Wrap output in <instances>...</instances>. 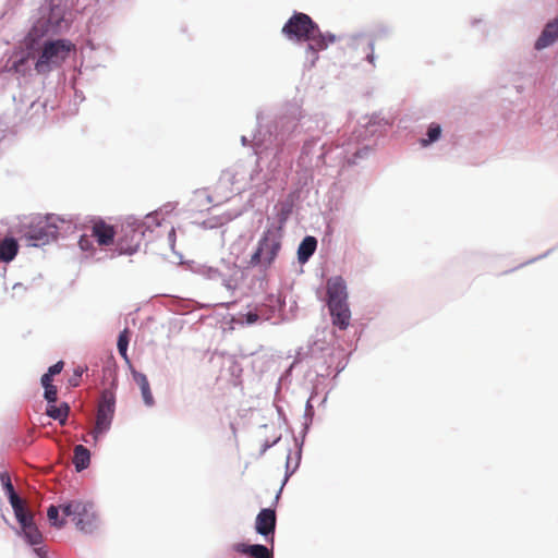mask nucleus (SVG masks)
<instances>
[{"instance_id": "4be33fe9", "label": "nucleus", "mask_w": 558, "mask_h": 558, "mask_svg": "<svg viewBox=\"0 0 558 558\" xmlns=\"http://www.w3.org/2000/svg\"><path fill=\"white\" fill-rule=\"evenodd\" d=\"M317 247V240L314 236H305L298 248V259L301 264L306 263L310 257L315 253Z\"/></svg>"}, {"instance_id": "0eeeda50", "label": "nucleus", "mask_w": 558, "mask_h": 558, "mask_svg": "<svg viewBox=\"0 0 558 558\" xmlns=\"http://www.w3.org/2000/svg\"><path fill=\"white\" fill-rule=\"evenodd\" d=\"M197 272L209 280H221L228 290H234L238 286L240 267L236 265V257L221 259L219 267L202 265Z\"/></svg>"}, {"instance_id": "e433bc0d", "label": "nucleus", "mask_w": 558, "mask_h": 558, "mask_svg": "<svg viewBox=\"0 0 558 558\" xmlns=\"http://www.w3.org/2000/svg\"><path fill=\"white\" fill-rule=\"evenodd\" d=\"M376 117H373L367 123H366V133H369L371 135L375 134L376 130L373 129V126L376 124Z\"/></svg>"}, {"instance_id": "ddd939ff", "label": "nucleus", "mask_w": 558, "mask_h": 558, "mask_svg": "<svg viewBox=\"0 0 558 558\" xmlns=\"http://www.w3.org/2000/svg\"><path fill=\"white\" fill-rule=\"evenodd\" d=\"M14 514L27 541L32 545L40 544L43 535L34 522L33 514L25 507L21 508V512H14Z\"/></svg>"}, {"instance_id": "2eb2a0df", "label": "nucleus", "mask_w": 558, "mask_h": 558, "mask_svg": "<svg viewBox=\"0 0 558 558\" xmlns=\"http://www.w3.org/2000/svg\"><path fill=\"white\" fill-rule=\"evenodd\" d=\"M326 369L325 373H320L322 376L330 375L331 371L336 372V375L341 373L348 363V355L342 348H332L327 354Z\"/></svg>"}, {"instance_id": "473e14b6", "label": "nucleus", "mask_w": 558, "mask_h": 558, "mask_svg": "<svg viewBox=\"0 0 558 558\" xmlns=\"http://www.w3.org/2000/svg\"><path fill=\"white\" fill-rule=\"evenodd\" d=\"M316 144H317V141H314V140L304 143L303 148H302V155H301L302 162H304V163L306 162L305 158L310 155L312 148L314 146H316Z\"/></svg>"}, {"instance_id": "f03ea898", "label": "nucleus", "mask_w": 558, "mask_h": 558, "mask_svg": "<svg viewBox=\"0 0 558 558\" xmlns=\"http://www.w3.org/2000/svg\"><path fill=\"white\" fill-rule=\"evenodd\" d=\"M282 33L290 40L308 43L306 59L314 65L318 59L317 52L325 50L336 41L331 33H322L318 25L305 13H294L282 28Z\"/></svg>"}, {"instance_id": "a19ab883", "label": "nucleus", "mask_w": 558, "mask_h": 558, "mask_svg": "<svg viewBox=\"0 0 558 558\" xmlns=\"http://www.w3.org/2000/svg\"><path fill=\"white\" fill-rule=\"evenodd\" d=\"M73 453H90L88 449H86L83 445H77L75 448H74V452Z\"/></svg>"}, {"instance_id": "aec40b11", "label": "nucleus", "mask_w": 558, "mask_h": 558, "mask_svg": "<svg viewBox=\"0 0 558 558\" xmlns=\"http://www.w3.org/2000/svg\"><path fill=\"white\" fill-rule=\"evenodd\" d=\"M92 233L99 245H109L113 241L114 235H118V231H114L111 226L102 221L96 222L93 226Z\"/></svg>"}, {"instance_id": "4c0bfd02", "label": "nucleus", "mask_w": 558, "mask_h": 558, "mask_svg": "<svg viewBox=\"0 0 558 558\" xmlns=\"http://www.w3.org/2000/svg\"><path fill=\"white\" fill-rule=\"evenodd\" d=\"M51 380H52V376L50 374H48V373L44 374L41 377V385L44 386V388H46L47 386H52Z\"/></svg>"}, {"instance_id": "20e7f679", "label": "nucleus", "mask_w": 558, "mask_h": 558, "mask_svg": "<svg viewBox=\"0 0 558 558\" xmlns=\"http://www.w3.org/2000/svg\"><path fill=\"white\" fill-rule=\"evenodd\" d=\"M281 239L282 223L267 227L251 255L248 266L262 271L267 270L278 257L281 250Z\"/></svg>"}, {"instance_id": "72a5a7b5", "label": "nucleus", "mask_w": 558, "mask_h": 558, "mask_svg": "<svg viewBox=\"0 0 558 558\" xmlns=\"http://www.w3.org/2000/svg\"><path fill=\"white\" fill-rule=\"evenodd\" d=\"M12 290H13V294L12 296L15 298V296H19L21 294H23L24 292L27 291V287H25L23 283L21 282H17L15 283L13 287H12Z\"/></svg>"}, {"instance_id": "f3484780", "label": "nucleus", "mask_w": 558, "mask_h": 558, "mask_svg": "<svg viewBox=\"0 0 558 558\" xmlns=\"http://www.w3.org/2000/svg\"><path fill=\"white\" fill-rule=\"evenodd\" d=\"M558 40V16L548 22L535 43V49L542 50Z\"/></svg>"}, {"instance_id": "c85d7f7f", "label": "nucleus", "mask_w": 558, "mask_h": 558, "mask_svg": "<svg viewBox=\"0 0 558 558\" xmlns=\"http://www.w3.org/2000/svg\"><path fill=\"white\" fill-rule=\"evenodd\" d=\"M72 463L77 472L87 469L90 464V456H73Z\"/></svg>"}, {"instance_id": "bb28decb", "label": "nucleus", "mask_w": 558, "mask_h": 558, "mask_svg": "<svg viewBox=\"0 0 558 558\" xmlns=\"http://www.w3.org/2000/svg\"><path fill=\"white\" fill-rule=\"evenodd\" d=\"M427 137L421 140V145L426 147L429 144L439 140L441 135V128L437 123H432L427 130Z\"/></svg>"}, {"instance_id": "b1692460", "label": "nucleus", "mask_w": 558, "mask_h": 558, "mask_svg": "<svg viewBox=\"0 0 558 558\" xmlns=\"http://www.w3.org/2000/svg\"><path fill=\"white\" fill-rule=\"evenodd\" d=\"M17 243L13 238H7L0 243V260L9 263L17 254Z\"/></svg>"}, {"instance_id": "c9c22d12", "label": "nucleus", "mask_w": 558, "mask_h": 558, "mask_svg": "<svg viewBox=\"0 0 558 558\" xmlns=\"http://www.w3.org/2000/svg\"><path fill=\"white\" fill-rule=\"evenodd\" d=\"M367 153H368V148H367L366 146H365V147H363V148H360V149H357V150L353 154V157H354V158H353V159L348 158V161L353 163V162H355V159H356V158H362V157L366 156V155H367Z\"/></svg>"}, {"instance_id": "9b49d317", "label": "nucleus", "mask_w": 558, "mask_h": 558, "mask_svg": "<svg viewBox=\"0 0 558 558\" xmlns=\"http://www.w3.org/2000/svg\"><path fill=\"white\" fill-rule=\"evenodd\" d=\"M114 395L108 390L104 391L98 405L96 426L92 433L95 440L109 430L114 413Z\"/></svg>"}, {"instance_id": "5701e85b", "label": "nucleus", "mask_w": 558, "mask_h": 558, "mask_svg": "<svg viewBox=\"0 0 558 558\" xmlns=\"http://www.w3.org/2000/svg\"><path fill=\"white\" fill-rule=\"evenodd\" d=\"M282 304L279 295L269 294L265 298L264 303L258 306L265 307L266 315H271V319H276L282 310Z\"/></svg>"}, {"instance_id": "423d86ee", "label": "nucleus", "mask_w": 558, "mask_h": 558, "mask_svg": "<svg viewBox=\"0 0 558 558\" xmlns=\"http://www.w3.org/2000/svg\"><path fill=\"white\" fill-rule=\"evenodd\" d=\"M73 47L66 39L46 41L35 61V70L39 74L50 72L68 58Z\"/></svg>"}, {"instance_id": "f8f14e48", "label": "nucleus", "mask_w": 558, "mask_h": 558, "mask_svg": "<svg viewBox=\"0 0 558 558\" xmlns=\"http://www.w3.org/2000/svg\"><path fill=\"white\" fill-rule=\"evenodd\" d=\"M277 523L276 511L270 508L262 509L256 515L255 530L258 534L263 535L266 539L274 542L275 530Z\"/></svg>"}, {"instance_id": "cd10ccee", "label": "nucleus", "mask_w": 558, "mask_h": 558, "mask_svg": "<svg viewBox=\"0 0 558 558\" xmlns=\"http://www.w3.org/2000/svg\"><path fill=\"white\" fill-rule=\"evenodd\" d=\"M129 341H130V338H129V330L128 329H124L123 331L120 332L119 337H118V351L120 353V355L125 360L128 361V347H129Z\"/></svg>"}, {"instance_id": "de8ad7c7", "label": "nucleus", "mask_w": 558, "mask_h": 558, "mask_svg": "<svg viewBox=\"0 0 558 558\" xmlns=\"http://www.w3.org/2000/svg\"><path fill=\"white\" fill-rule=\"evenodd\" d=\"M291 460H292V457L288 456L287 457V468H289Z\"/></svg>"}, {"instance_id": "dca6fc26", "label": "nucleus", "mask_w": 558, "mask_h": 558, "mask_svg": "<svg viewBox=\"0 0 558 558\" xmlns=\"http://www.w3.org/2000/svg\"><path fill=\"white\" fill-rule=\"evenodd\" d=\"M233 320L240 325L251 326L260 322L271 320V315H266L265 307L256 306L248 308L246 312L238 313Z\"/></svg>"}, {"instance_id": "7ed1b4c3", "label": "nucleus", "mask_w": 558, "mask_h": 558, "mask_svg": "<svg viewBox=\"0 0 558 558\" xmlns=\"http://www.w3.org/2000/svg\"><path fill=\"white\" fill-rule=\"evenodd\" d=\"M40 16L34 22L32 28L24 38V45L33 49L39 40L48 35H57L65 32L70 26L66 17V10L59 4H52L49 8H41Z\"/></svg>"}, {"instance_id": "a878e982", "label": "nucleus", "mask_w": 558, "mask_h": 558, "mask_svg": "<svg viewBox=\"0 0 558 558\" xmlns=\"http://www.w3.org/2000/svg\"><path fill=\"white\" fill-rule=\"evenodd\" d=\"M161 226L158 213L148 214L143 219H138V227L143 230V233L151 232L155 228Z\"/></svg>"}, {"instance_id": "39448f33", "label": "nucleus", "mask_w": 558, "mask_h": 558, "mask_svg": "<svg viewBox=\"0 0 558 558\" xmlns=\"http://www.w3.org/2000/svg\"><path fill=\"white\" fill-rule=\"evenodd\" d=\"M328 308L332 324L344 330L350 325L351 312L348 304V292L341 277H331L327 281Z\"/></svg>"}, {"instance_id": "79ce46f5", "label": "nucleus", "mask_w": 558, "mask_h": 558, "mask_svg": "<svg viewBox=\"0 0 558 558\" xmlns=\"http://www.w3.org/2000/svg\"><path fill=\"white\" fill-rule=\"evenodd\" d=\"M174 235H175V231L173 228H171L170 232H169V235H168V239H169V242H170V245L173 246L174 244Z\"/></svg>"}, {"instance_id": "412c9836", "label": "nucleus", "mask_w": 558, "mask_h": 558, "mask_svg": "<svg viewBox=\"0 0 558 558\" xmlns=\"http://www.w3.org/2000/svg\"><path fill=\"white\" fill-rule=\"evenodd\" d=\"M233 549L236 553L247 554L254 558H274L272 551L265 545H246L244 543L234 544Z\"/></svg>"}, {"instance_id": "4468645a", "label": "nucleus", "mask_w": 558, "mask_h": 558, "mask_svg": "<svg viewBox=\"0 0 558 558\" xmlns=\"http://www.w3.org/2000/svg\"><path fill=\"white\" fill-rule=\"evenodd\" d=\"M23 46L26 51L15 56V58L12 60V64L10 65V70L22 76H25L32 72L33 64L35 65L34 52L40 48V44L35 45L33 49H28L24 44Z\"/></svg>"}, {"instance_id": "58836bf2", "label": "nucleus", "mask_w": 558, "mask_h": 558, "mask_svg": "<svg viewBox=\"0 0 558 558\" xmlns=\"http://www.w3.org/2000/svg\"><path fill=\"white\" fill-rule=\"evenodd\" d=\"M368 46H369V49H371V52L366 56V60L374 64V61H375V54H374V44L373 41H369L368 43Z\"/></svg>"}, {"instance_id": "f257e3e1", "label": "nucleus", "mask_w": 558, "mask_h": 558, "mask_svg": "<svg viewBox=\"0 0 558 558\" xmlns=\"http://www.w3.org/2000/svg\"><path fill=\"white\" fill-rule=\"evenodd\" d=\"M301 109L291 105L287 112L275 121L274 130H259L253 138V148L257 160L238 161L222 171L219 178V187L242 192L246 190L259 174L258 160H264L274 154L269 167L275 171L280 167V155L283 153L286 140L294 132L296 122L301 119Z\"/></svg>"}, {"instance_id": "c756f323", "label": "nucleus", "mask_w": 558, "mask_h": 558, "mask_svg": "<svg viewBox=\"0 0 558 558\" xmlns=\"http://www.w3.org/2000/svg\"><path fill=\"white\" fill-rule=\"evenodd\" d=\"M47 517L49 521L57 527H62L65 524L63 520H61L60 522L58 521L59 508L56 506H50L48 508Z\"/></svg>"}, {"instance_id": "09e8293b", "label": "nucleus", "mask_w": 558, "mask_h": 558, "mask_svg": "<svg viewBox=\"0 0 558 558\" xmlns=\"http://www.w3.org/2000/svg\"><path fill=\"white\" fill-rule=\"evenodd\" d=\"M294 459H295V463L298 464V463H299V461H300V459H301V456H300V454H296V456H294Z\"/></svg>"}, {"instance_id": "a18cd8bd", "label": "nucleus", "mask_w": 558, "mask_h": 558, "mask_svg": "<svg viewBox=\"0 0 558 558\" xmlns=\"http://www.w3.org/2000/svg\"><path fill=\"white\" fill-rule=\"evenodd\" d=\"M241 142L245 146L247 144V137L246 136H242Z\"/></svg>"}, {"instance_id": "ea45409f", "label": "nucleus", "mask_w": 558, "mask_h": 558, "mask_svg": "<svg viewBox=\"0 0 558 558\" xmlns=\"http://www.w3.org/2000/svg\"><path fill=\"white\" fill-rule=\"evenodd\" d=\"M280 440V437H276L271 442H268L266 441L263 446H262V451H266L268 450L272 445H275L276 442H278Z\"/></svg>"}, {"instance_id": "2f4dec72", "label": "nucleus", "mask_w": 558, "mask_h": 558, "mask_svg": "<svg viewBox=\"0 0 558 558\" xmlns=\"http://www.w3.org/2000/svg\"><path fill=\"white\" fill-rule=\"evenodd\" d=\"M45 399L48 401V404H52L57 400V388L56 386H47L45 388Z\"/></svg>"}, {"instance_id": "393cba45", "label": "nucleus", "mask_w": 558, "mask_h": 558, "mask_svg": "<svg viewBox=\"0 0 558 558\" xmlns=\"http://www.w3.org/2000/svg\"><path fill=\"white\" fill-rule=\"evenodd\" d=\"M46 413L51 418L59 421L63 424L69 414V405L66 403H62L60 405H56L54 403L48 404Z\"/></svg>"}, {"instance_id": "a211bd4d", "label": "nucleus", "mask_w": 558, "mask_h": 558, "mask_svg": "<svg viewBox=\"0 0 558 558\" xmlns=\"http://www.w3.org/2000/svg\"><path fill=\"white\" fill-rule=\"evenodd\" d=\"M0 482L9 498L13 511L21 512V508L25 507L24 501L15 493L10 474L7 471L0 472Z\"/></svg>"}, {"instance_id": "f704fd0d", "label": "nucleus", "mask_w": 558, "mask_h": 558, "mask_svg": "<svg viewBox=\"0 0 558 558\" xmlns=\"http://www.w3.org/2000/svg\"><path fill=\"white\" fill-rule=\"evenodd\" d=\"M63 368V362L62 361H59L57 362L54 365L50 366L48 368V374H50L51 376H54L57 374H59Z\"/></svg>"}, {"instance_id": "1a4fd4ad", "label": "nucleus", "mask_w": 558, "mask_h": 558, "mask_svg": "<svg viewBox=\"0 0 558 558\" xmlns=\"http://www.w3.org/2000/svg\"><path fill=\"white\" fill-rule=\"evenodd\" d=\"M145 234L138 227V218L128 217L118 231V248L120 254H134L142 243Z\"/></svg>"}, {"instance_id": "7c9ffc66", "label": "nucleus", "mask_w": 558, "mask_h": 558, "mask_svg": "<svg viewBox=\"0 0 558 558\" xmlns=\"http://www.w3.org/2000/svg\"><path fill=\"white\" fill-rule=\"evenodd\" d=\"M94 239L93 233L90 235L83 234L78 240L80 248L84 252L90 251L94 245Z\"/></svg>"}, {"instance_id": "6ab92c4d", "label": "nucleus", "mask_w": 558, "mask_h": 558, "mask_svg": "<svg viewBox=\"0 0 558 558\" xmlns=\"http://www.w3.org/2000/svg\"><path fill=\"white\" fill-rule=\"evenodd\" d=\"M132 377L141 390L144 404L148 408L154 407L155 399L147 376L141 372L132 371Z\"/></svg>"}, {"instance_id": "37998d69", "label": "nucleus", "mask_w": 558, "mask_h": 558, "mask_svg": "<svg viewBox=\"0 0 558 558\" xmlns=\"http://www.w3.org/2000/svg\"><path fill=\"white\" fill-rule=\"evenodd\" d=\"M305 414L306 415H313V407L310 403V401H307V403H306V412H305Z\"/></svg>"}, {"instance_id": "6e6552de", "label": "nucleus", "mask_w": 558, "mask_h": 558, "mask_svg": "<svg viewBox=\"0 0 558 558\" xmlns=\"http://www.w3.org/2000/svg\"><path fill=\"white\" fill-rule=\"evenodd\" d=\"M66 517H72L76 527L83 533H93L97 529V515L93 511V504L72 500L61 506Z\"/></svg>"}, {"instance_id": "8fccbe9b", "label": "nucleus", "mask_w": 558, "mask_h": 558, "mask_svg": "<svg viewBox=\"0 0 558 558\" xmlns=\"http://www.w3.org/2000/svg\"><path fill=\"white\" fill-rule=\"evenodd\" d=\"M343 151H344L345 154H349V153H350V149H349V148H345Z\"/></svg>"}, {"instance_id": "c03bdc74", "label": "nucleus", "mask_w": 558, "mask_h": 558, "mask_svg": "<svg viewBox=\"0 0 558 558\" xmlns=\"http://www.w3.org/2000/svg\"><path fill=\"white\" fill-rule=\"evenodd\" d=\"M70 384H71L72 386H77V385H78V377H76V376H75V377H73V379H71V380H70Z\"/></svg>"}, {"instance_id": "49530a36", "label": "nucleus", "mask_w": 558, "mask_h": 558, "mask_svg": "<svg viewBox=\"0 0 558 558\" xmlns=\"http://www.w3.org/2000/svg\"><path fill=\"white\" fill-rule=\"evenodd\" d=\"M82 373H83V371H82V369H76V371H75V376H76V377H81V376H82Z\"/></svg>"}, {"instance_id": "9d476101", "label": "nucleus", "mask_w": 558, "mask_h": 558, "mask_svg": "<svg viewBox=\"0 0 558 558\" xmlns=\"http://www.w3.org/2000/svg\"><path fill=\"white\" fill-rule=\"evenodd\" d=\"M59 222L63 223L64 220L54 215L38 217L26 232V236L33 241L34 246L45 245L57 238L60 230Z\"/></svg>"}]
</instances>
